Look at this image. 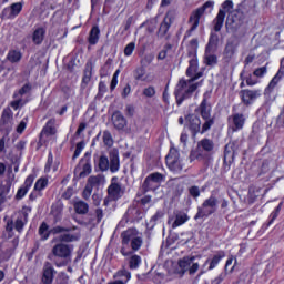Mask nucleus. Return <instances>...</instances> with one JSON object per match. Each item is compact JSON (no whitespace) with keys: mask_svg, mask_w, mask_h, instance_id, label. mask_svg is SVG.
Wrapping results in <instances>:
<instances>
[{"mask_svg":"<svg viewBox=\"0 0 284 284\" xmlns=\"http://www.w3.org/2000/svg\"><path fill=\"white\" fill-rule=\"evenodd\" d=\"M201 77H203V72H197L189 80L181 79L179 81L174 92L178 105H181L185 99L192 98V94H194V92H196L199 89V85H201V83H194V81L201 79Z\"/></svg>","mask_w":284,"mask_h":284,"instance_id":"obj_1","label":"nucleus"},{"mask_svg":"<svg viewBox=\"0 0 284 284\" xmlns=\"http://www.w3.org/2000/svg\"><path fill=\"white\" fill-rule=\"evenodd\" d=\"M72 250H74V246L71 244L58 243L52 247L48 258L52 261L57 267H65V265L72 263Z\"/></svg>","mask_w":284,"mask_h":284,"instance_id":"obj_2","label":"nucleus"},{"mask_svg":"<svg viewBox=\"0 0 284 284\" xmlns=\"http://www.w3.org/2000/svg\"><path fill=\"white\" fill-rule=\"evenodd\" d=\"M245 23V13L241 10H235L230 13L225 22L226 32L236 37V32L243 28Z\"/></svg>","mask_w":284,"mask_h":284,"instance_id":"obj_3","label":"nucleus"},{"mask_svg":"<svg viewBox=\"0 0 284 284\" xmlns=\"http://www.w3.org/2000/svg\"><path fill=\"white\" fill-rule=\"evenodd\" d=\"M195 258L194 256H185L179 260V267L175 268V273L180 278L185 276V272H189L190 276H194L199 272V263H194Z\"/></svg>","mask_w":284,"mask_h":284,"instance_id":"obj_4","label":"nucleus"},{"mask_svg":"<svg viewBox=\"0 0 284 284\" xmlns=\"http://www.w3.org/2000/svg\"><path fill=\"white\" fill-rule=\"evenodd\" d=\"M200 114L205 121L202 125L201 134H205L212 125H214V118H212V105L207 103V94H204V98L199 106Z\"/></svg>","mask_w":284,"mask_h":284,"instance_id":"obj_5","label":"nucleus"},{"mask_svg":"<svg viewBox=\"0 0 284 284\" xmlns=\"http://www.w3.org/2000/svg\"><path fill=\"white\" fill-rule=\"evenodd\" d=\"M164 180L165 175L159 172L151 173L149 176L145 178L142 184L143 194H145L146 192H154L155 190H159L161 183H163Z\"/></svg>","mask_w":284,"mask_h":284,"instance_id":"obj_6","label":"nucleus"},{"mask_svg":"<svg viewBox=\"0 0 284 284\" xmlns=\"http://www.w3.org/2000/svg\"><path fill=\"white\" fill-rule=\"evenodd\" d=\"M165 161L171 172L179 174L183 171V162L181 161V153H179V150L171 148L169 154L165 158Z\"/></svg>","mask_w":284,"mask_h":284,"instance_id":"obj_7","label":"nucleus"},{"mask_svg":"<svg viewBox=\"0 0 284 284\" xmlns=\"http://www.w3.org/2000/svg\"><path fill=\"white\" fill-rule=\"evenodd\" d=\"M214 8V1H206L202 7L197 8L192 12L189 19V23H192L189 32H194L199 28V23H201V17L205 14L207 9L212 10Z\"/></svg>","mask_w":284,"mask_h":284,"instance_id":"obj_8","label":"nucleus"},{"mask_svg":"<svg viewBox=\"0 0 284 284\" xmlns=\"http://www.w3.org/2000/svg\"><path fill=\"white\" fill-rule=\"evenodd\" d=\"M216 205H219V200L214 196L209 197L199 209L195 219H204V216H210L216 212Z\"/></svg>","mask_w":284,"mask_h":284,"instance_id":"obj_9","label":"nucleus"},{"mask_svg":"<svg viewBox=\"0 0 284 284\" xmlns=\"http://www.w3.org/2000/svg\"><path fill=\"white\" fill-rule=\"evenodd\" d=\"M139 236V232L135 229H129L124 232H122V247L120 250L121 254L123 256H130L132 254V251H128V246L131 245V243Z\"/></svg>","mask_w":284,"mask_h":284,"instance_id":"obj_10","label":"nucleus"},{"mask_svg":"<svg viewBox=\"0 0 284 284\" xmlns=\"http://www.w3.org/2000/svg\"><path fill=\"white\" fill-rule=\"evenodd\" d=\"M190 45L193 51L189 52V57H192V59L189 61L190 65L186 70V77H193L194 72H196L199 68V62L196 60V48H199V39H192L190 41Z\"/></svg>","mask_w":284,"mask_h":284,"instance_id":"obj_11","label":"nucleus"},{"mask_svg":"<svg viewBox=\"0 0 284 284\" xmlns=\"http://www.w3.org/2000/svg\"><path fill=\"white\" fill-rule=\"evenodd\" d=\"M48 230H49L48 223L43 222L39 227V234L42 241H47V239H50V234H61L63 232H72V229L63 227V226H55L51 231H48Z\"/></svg>","mask_w":284,"mask_h":284,"instance_id":"obj_12","label":"nucleus"},{"mask_svg":"<svg viewBox=\"0 0 284 284\" xmlns=\"http://www.w3.org/2000/svg\"><path fill=\"white\" fill-rule=\"evenodd\" d=\"M170 28H172V16L166 13L163 21L159 26L156 32L158 39H165V41H168L170 39Z\"/></svg>","mask_w":284,"mask_h":284,"instance_id":"obj_13","label":"nucleus"},{"mask_svg":"<svg viewBox=\"0 0 284 284\" xmlns=\"http://www.w3.org/2000/svg\"><path fill=\"white\" fill-rule=\"evenodd\" d=\"M13 119H14V113H12V109L10 108L3 109L0 118V128L1 130H6L7 134H10V132H12Z\"/></svg>","mask_w":284,"mask_h":284,"instance_id":"obj_14","label":"nucleus"},{"mask_svg":"<svg viewBox=\"0 0 284 284\" xmlns=\"http://www.w3.org/2000/svg\"><path fill=\"white\" fill-rule=\"evenodd\" d=\"M111 123L118 132H125V128H128V119H125V115L119 110L112 113Z\"/></svg>","mask_w":284,"mask_h":284,"instance_id":"obj_15","label":"nucleus"},{"mask_svg":"<svg viewBox=\"0 0 284 284\" xmlns=\"http://www.w3.org/2000/svg\"><path fill=\"white\" fill-rule=\"evenodd\" d=\"M261 90L244 89L240 91V97L244 105H252L261 97Z\"/></svg>","mask_w":284,"mask_h":284,"instance_id":"obj_16","label":"nucleus"},{"mask_svg":"<svg viewBox=\"0 0 284 284\" xmlns=\"http://www.w3.org/2000/svg\"><path fill=\"white\" fill-rule=\"evenodd\" d=\"M240 45L239 39H236V36H233L231 39H229L226 41V45L224 48V59H227V61H230V59H232V57H234V54H236V50Z\"/></svg>","mask_w":284,"mask_h":284,"instance_id":"obj_17","label":"nucleus"},{"mask_svg":"<svg viewBox=\"0 0 284 284\" xmlns=\"http://www.w3.org/2000/svg\"><path fill=\"white\" fill-rule=\"evenodd\" d=\"M54 274H57L54 266H52L50 262H45L42 270L41 283L52 284L54 281Z\"/></svg>","mask_w":284,"mask_h":284,"instance_id":"obj_18","label":"nucleus"},{"mask_svg":"<svg viewBox=\"0 0 284 284\" xmlns=\"http://www.w3.org/2000/svg\"><path fill=\"white\" fill-rule=\"evenodd\" d=\"M237 150H239V146L236 145V142H230L225 145V149H224L225 165H232V163H234V156H236Z\"/></svg>","mask_w":284,"mask_h":284,"instance_id":"obj_19","label":"nucleus"},{"mask_svg":"<svg viewBox=\"0 0 284 284\" xmlns=\"http://www.w3.org/2000/svg\"><path fill=\"white\" fill-rule=\"evenodd\" d=\"M189 159L191 163L192 161H200V163H203L204 165H210V161H212V155L199 151V146H196V150L191 151Z\"/></svg>","mask_w":284,"mask_h":284,"instance_id":"obj_20","label":"nucleus"},{"mask_svg":"<svg viewBox=\"0 0 284 284\" xmlns=\"http://www.w3.org/2000/svg\"><path fill=\"white\" fill-rule=\"evenodd\" d=\"M108 194L111 201H119L125 194V189L119 183H111L108 187Z\"/></svg>","mask_w":284,"mask_h":284,"instance_id":"obj_21","label":"nucleus"},{"mask_svg":"<svg viewBox=\"0 0 284 284\" xmlns=\"http://www.w3.org/2000/svg\"><path fill=\"white\" fill-rule=\"evenodd\" d=\"M186 121H189V129L192 132L193 136H196L199 132H202L201 130V118L195 114H189L186 115Z\"/></svg>","mask_w":284,"mask_h":284,"instance_id":"obj_22","label":"nucleus"},{"mask_svg":"<svg viewBox=\"0 0 284 284\" xmlns=\"http://www.w3.org/2000/svg\"><path fill=\"white\" fill-rule=\"evenodd\" d=\"M121 168V161L119 160V150L113 149L109 153V170L110 172H119Z\"/></svg>","mask_w":284,"mask_h":284,"instance_id":"obj_23","label":"nucleus"},{"mask_svg":"<svg viewBox=\"0 0 284 284\" xmlns=\"http://www.w3.org/2000/svg\"><path fill=\"white\" fill-rule=\"evenodd\" d=\"M94 69V64H92V60H89L85 63L82 82H81V90H85L90 81H92V70Z\"/></svg>","mask_w":284,"mask_h":284,"instance_id":"obj_24","label":"nucleus"},{"mask_svg":"<svg viewBox=\"0 0 284 284\" xmlns=\"http://www.w3.org/2000/svg\"><path fill=\"white\" fill-rule=\"evenodd\" d=\"M283 77H284V71H283V67H281L277 73L274 75V78L271 80V82L264 90V94H272L276 85H278V81H281Z\"/></svg>","mask_w":284,"mask_h":284,"instance_id":"obj_25","label":"nucleus"},{"mask_svg":"<svg viewBox=\"0 0 284 284\" xmlns=\"http://www.w3.org/2000/svg\"><path fill=\"white\" fill-rule=\"evenodd\" d=\"M197 150L199 152H203L204 154H211L214 150V141L205 138L197 142Z\"/></svg>","mask_w":284,"mask_h":284,"instance_id":"obj_26","label":"nucleus"},{"mask_svg":"<svg viewBox=\"0 0 284 284\" xmlns=\"http://www.w3.org/2000/svg\"><path fill=\"white\" fill-rule=\"evenodd\" d=\"M21 10H23V4L21 2H17L11 4L10 8L4 9L2 14L3 17H6V14L9 13L7 16V19H12V17H17L21 12Z\"/></svg>","mask_w":284,"mask_h":284,"instance_id":"obj_27","label":"nucleus"},{"mask_svg":"<svg viewBox=\"0 0 284 284\" xmlns=\"http://www.w3.org/2000/svg\"><path fill=\"white\" fill-rule=\"evenodd\" d=\"M221 258H225V252L223 251L217 252L212 258H207L204 266L209 265V270H214L221 263Z\"/></svg>","mask_w":284,"mask_h":284,"instance_id":"obj_28","label":"nucleus"},{"mask_svg":"<svg viewBox=\"0 0 284 284\" xmlns=\"http://www.w3.org/2000/svg\"><path fill=\"white\" fill-rule=\"evenodd\" d=\"M26 223H28V213L20 212L14 222V229L17 230V232H22L23 227L26 226Z\"/></svg>","mask_w":284,"mask_h":284,"instance_id":"obj_29","label":"nucleus"},{"mask_svg":"<svg viewBox=\"0 0 284 284\" xmlns=\"http://www.w3.org/2000/svg\"><path fill=\"white\" fill-rule=\"evenodd\" d=\"M223 23H225V10L220 9L216 18L213 20L214 31L221 32V29L223 28Z\"/></svg>","mask_w":284,"mask_h":284,"instance_id":"obj_30","label":"nucleus"},{"mask_svg":"<svg viewBox=\"0 0 284 284\" xmlns=\"http://www.w3.org/2000/svg\"><path fill=\"white\" fill-rule=\"evenodd\" d=\"M233 132H237V130H243L245 125V115L241 113H236L233 115Z\"/></svg>","mask_w":284,"mask_h":284,"instance_id":"obj_31","label":"nucleus"},{"mask_svg":"<svg viewBox=\"0 0 284 284\" xmlns=\"http://www.w3.org/2000/svg\"><path fill=\"white\" fill-rule=\"evenodd\" d=\"M55 123V119H50L43 128L41 134H47V136H53V134H57V128L54 126Z\"/></svg>","mask_w":284,"mask_h":284,"instance_id":"obj_32","label":"nucleus"},{"mask_svg":"<svg viewBox=\"0 0 284 284\" xmlns=\"http://www.w3.org/2000/svg\"><path fill=\"white\" fill-rule=\"evenodd\" d=\"M43 39H45V29H36L32 36L33 43H36V45H41L43 43Z\"/></svg>","mask_w":284,"mask_h":284,"instance_id":"obj_33","label":"nucleus"},{"mask_svg":"<svg viewBox=\"0 0 284 284\" xmlns=\"http://www.w3.org/2000/svg\"><path fill=\"white\" fill-rule=\"evenodd\" d=\"M102 183H105V176L99 174L95 176H90L87 185H91V190H94V187H99Z\"/></svg>","mask_w":284,"mask_h":284,"instance_id":"obj_34","label":"nucleus"},{"mask_svg":"<svg viewBox=\"0 0 284 284\" xmlns=\"http://www.w3.org/2000/svg\"><path fill=\"white\" fill-rule=\"evenodd\" d=\"M189 220H190V217L185 213L180 212V213L175 214V220L172 224L173 230L176 227H181V225H183L184 223H187Z\"/></svg>","mask_w":284,"mask_h":284,"instance_id":"obj_35","label":"nucleus"},{"mask_svg":"<svg viewBox=\"0 0 284 284\" xmlns=\"http://www.w3.org/2000/svg\"><path fill=\"white\" fill-rule=\"evenodd\" d=\"M99 34H101V30H99V27H93L89 34L90 45H97V43H99Z\"/></svg>","mask_w":284,"mask_h":284,"instance_id":"obj_36","label":"nucleus"},{"mask_svg":"<svg viewBox=\"0 0 284 284\" xmlns=\"http://www.w3.org/2000/svg\"><path fill=\"white\" fill-rule=\"evenodd\" d=\"M22 58L23 54L21 53V51L18 50H11L7 55V59L10 61V63H19Z\"/></svg>","mask_w":284,"mask_h":284,"instance_id":"obj_37","label":"nucleus"},{"mask_svg":"<svg viewBox=\"0 0 284 284\" xmlns=\"http://www.w3.org/2000/svg\"><path fill=\"white\" fill-rule=\"evenodd\" d=\"M159 21L156 20V18L146 20L145 22H143L141 24V28H143L144 26H146V32H149V34H153L154 30H156V26H158Z\"/></svg>","mask_w":284,"mask_h":284,"instance_id":"obj_38","label":"nucleus"},{"mask_svg":"<svg viewBox=\"0 0 284 284\" xmlns=\"http://www.w3.org/2000/svg\"><path fill=\"white\" fill-rule=\"evenodd\" d=\"M113 278H123V283L128 284V281L132 278V274L123 267L113 275Z\"/></svg>","mask_w":284,"mask_h":284,"instance_id":"obj_39","label":"nucleus"},{"mask_svg":"<svg viewBox=\"0 0 284 284\" xmlns=\"http://www.w3.org/2000/svg\"><path fill=\"white\" fill-rule=\"evenodd\" d=\"M74 210L77 214H88L90 206L88 205V203L83 201H79L74 203Z\"/></svg>","mask_w":284,"mask_h":284,"instance_id":"obj_40","label":"nucleus"},{"mask_svg":"<svg viewBox=\"0 0 284 284\" xmlns=\"http://www.w3.org/2000/svg\"><path fill=\"white\" fill-rule=\"evenodd\" d=\"M98 165L101 172H108L110 170V160L105 155H101Z\"/></svg>","mask_w":284,"mask_h":284,"instance_id":"obj_41","label":"nucleus"},{"mask_svg":"<svg viewBox=\"0 0 284 284\" xmlns=\"http://www.w3.org/2000/svg\"><path fill=\"white\" fill-rule=\"evenodd\" d=\"M57 241L59 243H72L74 241H77V236L75 235H72L70 233H63V234H60L58 237H57Z\"/></svg>","mask_w":284,"mask_h":284,"instance_id":"obj_42","label":"nucleus"},{"mask_svg":"<svg viewBox=\"0 0 284 284\" xmlns=\"http://www.w3.org/2000/svg\"><path fill=\"white\" fill-rule=\"evenodd\" d=\"M92 173V165H90V159L85 160V163L82 166V171L79 174V179H85L89 174Z\"/></svg>","mask_w":284,"mask_h":284,"instance_id":"obj_43","label":"nucleus"},{"mask_svg":"<svg viewBox=\"0 0 284 284\" xmlns=\"http://www.w3.org/2000/svg\"><path fill=\"white\" fill-rule=\"evenodd\" d=\"M219 43V34L211 33L209 43L206 45V52H210L213 50V48H216V44Z\"/></svg>","mask_w":284,"mask_h":284,"instance_id":"obj_44","label":"nucleus"},{"mask_svg":"<svg viewBox=\"0 0 284 284\" xmlns=\"http://www.w3.org/2000/svg\"><path fill=\"white\" fill-rule=\"evenodd\" d=\"M140 265H141V256L132 255L129 258V267H130V270H139Z\"/></svg>","mask_w":284,"mask_h":284,"instance_id":"obj_45","label":"nucleus"},{"mask_svg":"<svg viewBox=\"0 0 284 284\" xmlns=\"http://www.w3.org/2000/svg\"><path fill=\"white\" fill-rule=\"evenodd\" d=\"M103 143L106 145V148H112L114 145V139H112V133L110 131L103 132Z\"/></svg>","mask_w":284,"mask_h":284,"instance_id":"obj_46","label":"nucleus"},{"mask_svg":"<svg viewBox=\"0 0 284 284\" xmlns=\"http://www.w3.org/2000/svg\"><path fill=\"white\" fill-rule=\"evenodd\" d=\"M143 245V239L141 236H136L134 241L130 244V247L133 252H139L141 246Z\"/></svg>","mask_w":284,"mask_h":284,"instance_id":"obj_47","label":"nucleus"},{"mask_svg":"<svg viewBox=\"0 0 284 284\" xmlns=\"http://www.w3.org/2000/svg\"><path fill=\"white\" fill-rule=\"evenodd\" d=\"M12 245H13V247H9L6 251H3L4 252V255H3L4 261H8V258H10L12 256L14 248L19 245V240H17V239L13 240Z\"/></svg>","mask_w":284,"mask_h":284,"instance_id":"obj_48","label":"nucleus"},{"mask_svg":"<svg viewBox=\"0 0 284 284\" xmlns=\"http://www.w3.org/2000/svg\"><path fill=\"white\" fill-rule=\"evenodd\" d=\"M13 230H14V222H13V221H9V222L7 223V226H6V233H7L8 235H6V233H3V236H4L6 239H12V236H14Z\"/></svg>","mask_w":284,"mask_h":284,"instance_id":"obj_49","label":"nucleus"},{"mask_svg":"<svg viewBox=\"0 0 284 284\" xmlns=\"http://www.w3.org/2000/svg\"><path fill=\"white\" fill-rule=\"evenodd\" d=\"M243 72L240 74V79L246 81V85H256V83H258V79L254 78L251 73L246 78H243Z\"/></svg>","mask_w":284,"mask_h":284,"instance_id":"obj_50","label":"nucleus"},{"mask_svg":"<svg viewBox=\"0 0 284 284\" xmlns=\"http://www.w3.org/2000/svg\"><path fill=\"white\" fill-rule=\"evenodd\" d=\"M143 77H145V68L139 67L134 70V79L135 81H143Z\"/></svg>","mask_w":284,"mask_h":284,"instance_id":"obj_51","label":"nucleus"},{"mask_svg":"<svg viewBox=\"0 0 284 284\" xmlns=\"http://www.w3.org/2000/svg\"><path fill=\"white\" fill-rule=\"evenodd\" d=\"M258 192H261V190L250 189V191H248V203H254V201H256V199H258V196H260Z\"/></svg>","mask_w":284,"mask_h":284,"instance_id":"obj_52","label":"nucleus"},{"mask_svg":"<svg viewBox=\"0 0 284 284\" xmlns=\"http://www.w3.org/2000/svg\"><path fill=\"white\" fill-rule=\"evenodd\" d=\"M265 74H267V67H261L253 71V77H256L257 79H262Z\"/></svg>","mask_w":284,"mask_h":284,"instance_id":"obj_53","label":"nucleus"},{"mask_svg":"<svg viewBox=\"0 0 284 284\" xmlns=\"http://www.w3.org/2000/svg\"><path fill=\"white\" fill-rule=\"evenodd\" d=\"M47 186H48V180L47 179H39L36 182L34 190H37L38 192H41V190H44V187H47Z\"/></svg>","mask_w":284,"mask_h":284,"instance_id":"obj_54","label":"nucleus"},{"mask_svg":"<svg viewBox=\"0 0 284 284\" xmlns=\"http://www.w3.org/2000/svg\"><path fill=\"white\" fill-rule=\"evenodd\" d=\"M85 148V143L83 141L79 142L75 146V151L73 153V161L74 159H78V156L81 154V152H83V149Z\"/></svg>","mask_w":284,"mask_h":284,"instance_id":"obj_55","label":"nucleus"},{"mask_svg":"<svg viewBox=\"0 0 284 284\" xmlns=\"http://www.w3.org/2000/svg\"><path fill=\"white\" fill-rule=\"evenodd\" d=\"M189 194L193 199H199V196H201V189H199V186H191L189 189Z\"/></svg>","mask_w":284,"mask_h":284,"instance_id":"obj_56","label":"nucleus"},{"mask_svg":"<svg viewBox=\"0 0 284 284\" xmlns=\"http://www.w3.org/2000/svg\"><path fill=\"white\" fill-rule=\"evenodd\" d=\"M134 48H136V44L134 42L129 43L124 48V54L125 57H132V53L134 52Z\"/></svg>","mask_w":284,"mask_h":284,"instance_id":"obj_57","label":"nucleus"},{"mask_svg":"<svg viewBox=\"0 0 284 284\" xmlns=\"http://www.w3.org/2000/svg\"><path fill=\"white\" fill-rule=\"evenodd\" d=\"M120 72H121V70L118 69V70L115 71V73L113 74V78H112V80H111V85H110V89H111V90H114V89L116 88V84L119 83V80H116V79H118Z\"/></svg>","mask_w":284,"mask_h":284,"instance_id":"obj_58","label":"nucleus"},{"mask_svg":"<svg viewBox=\"0 0 284 284\" xmlns=\"http://www.w3.org/2000/svg\"><path fill=\"white\" fill-rule=\"evenodd\" d=\"M30 90H32V85H30V83H26L19 91L18 94L20 97H23V94H28V92H30Z\"/></svg>","mask_w":284,"mask_h":284,"instance_id":"obj_59","label":"nucleus"},{"mask_svg":"<svg viewBox=\"0 0 284 284\" xmlns=\"http://www.w3.org/2000/svg\"><path fill=\"white\" fill-rule=\"evenodd\" d=\"M143 94L144 97L152 98L154 97V94H156V90L154 89V87H149L143 90Z\"/></svg>","mask_w":284,"mask_h":284,"instance_id":"obj_60","label":"nucleus"},{"mask_svg":"<svg viewBox=\"0 0 284 284\" xmlns=\"http://www.w3.org/2000/svg\"><path fill=\"white\" fill-rule=\"evenodd\" d=\"M272 162H270V160H264L261 166V172L262 174H265L267 172H270V165Z\"/></svg>","mask_w":284,"mask_h":284,"instance_id":"obj_61","label":"nucleus"},{"mask_svg":"<svg viewBox=\"0 0 284 284\" xmlns=\"http://www.w3.org/2000/svg\"><path fill=\"white\" fill-rule=\"evenodd\" d=\"M91 195H92V185H87L84 187L82 196H83V199H85V201H88V199H90Z\"/></svg>","mask_w":284,"mask_h":284,"instance_id":"obj_62","label":"nucleus"},{"mask_svg":"<svg viewBox=\"0 0 284 284\" xmlns=\"http://www.w3.org/2000/svg\"><path fill=\"white\" fill-rule=\"evenodd\" d=\"M223 10H226V12H230L234 8V2L232 0H226L222 3Z\"/></svg>","mask_w":284,"mask_h":284,"instance_id":"obj_63","label":"nucleus"},{"mask_svg":"<svg viewBox=\"0 0 284 284\" xmlns=\"http://www.w3.org/2000/svg\"><path fill=\"white\" fill-rule=\"evenodd\" d=\"M26 194H28V187H21L18 190L16 199L21 200Z\"/></svg>","mask_w":284,"mask_h":284,"instance_id":"obj_64","label":"nucleus"}]
</instances>
